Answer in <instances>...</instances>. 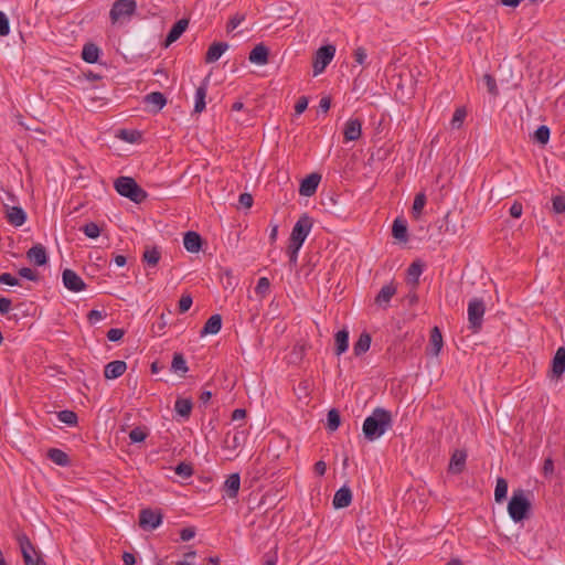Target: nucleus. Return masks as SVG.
<instances>
[{"instance_id": "1", "label": "nucleus", "mask_w": 565, "mask_h": 565, "mask_svg": "<svg viewBox=\"0 0 565 565\" xmlns=\"http://www.w3.org/2000/svg\"><path fill=\"white\" fill-rule=\"evenodd\" d=\"M392 426V414L390 411L377 407L372 415L365 418L363 423L364 437L373 441L380 438Z\"/></svg>"}, {"instance_id": "2", "label": "nucleus", "mask_w": 565, "mask_h": 565, "mask_svg": "<svg viewBox=\"0 0 565 565\" xmlns=\"http://www.w3.org/2000/svg\"><path fill=\"white\" fill-rule=\"evenodd\" d=\"M531 502L525 495L524 490H514L508 503V512L513 522L519 523L529 518Z\"/></svg>"}, {"instance_id": "3", "label": "nucleus", "mask_w": 565, "mask_h": 565, "mask_svg": "<svg viewBox=\"0 0 565 565\" xmlns=\"http://www.w3.org/2000/svg\"><path fill=\"white\" fill-rule=\"evenodd\" d=\"M115 190L135 203H141L147 198V192L138 185L131 177H119L114 182Z\"/></svg>"}, {"instance_id": "4", "label": "nucleus", "mask_w": 565, "mask_h": 565, "mask_svg": "<svg viewBox=\"0 0 565 565\" xmlns=\"http://www.w3.org/2000/svg\"><path fill=\"white\" fill-rule=\"evenodd\" d=\"M486 303L480 298H472L468 303V322L472 333H478L482 329Z\"/></svg>"}, {"instance_id": "5", "label": "nucleus", "mask_w": 565, "mask_h": 565, "mask_svg": "<svg viewBox=\"0 0 565 565\" xmlns=\"http://www.w3.org/2000/svg\"><path fill=\"white\" fill-rule=\"evenodd\" d=\"M136 0H116L110 9L109 18L113 24L129 20L136 12Z\"/></svg>"}, {"instance_id": "6", "label": "nucleus", "mask_w": 565, "mask_h": 565, "mask_svg": "<svg viewBox=\"0 0 565 565\" xmlns=\"http://www.w3.org/2000/svg\"><path fill=\"white\" fill-rule=\"evenodd\" d=\"M313 223L315 221L312 217L308 214H302L292 227L289 243L302 246L313 226Z\"/></svg>"}, {"instance_id": "7", "label": "nucleus", "mask_w": 565, "mask_h": 565, "mask_svg": "<svg viewBox=\"0 0 565 565\" xmlns=\"http://www.w3.org/2000/svg\"><path fill=\"white\" fill-rule=\"evenodd\" d=\"M335 54L334 45H324L318 49L313 57V75L321 74L326 67L331 63Z\"/></svg>"}, {"instance_id": "8", "label": "nucleus", "mask_w": 565, "mask_h": 565, "mask_svg": "<svg viewBox=\"0 0 565 565\" xmlns=\"http://www.w3.org/2000/svg\"><path fill=\"white\" fill-rule=\"evenodd\" d=\"M397 287L394 281L384 285L374 298V305L383 310L390 307L392 298L396 295Z\"/></svg>"}, {"instance_id": "9", "label": "nucleus", "mask_w": 565, "mask_h": 565, "mask_svg": "<svg viewBox=\"0 0 565 565\" xmlns=\"http://www.w3.org/2000/svg\"><path fill=\"white\" fill-rule=\"evenodd\" d=\"M162 522V514L151 509H142L139 513V526L143 530H154Z\"/></svg>"}, {"instance_id": "10", "label": "nucleus", "mask_w": 565, "mask_h": 565, "mask_svg": "<svg viewBox=\"0 0 565 565\" xmlns=\"http://www.w3.org/2000/svg\"><path fill=\"white\" fill-rule=\"evenodd\" d=\"M565 373V348L559 347L551 363V369L548 371V377L551 380H559Z\"/></svg>"}, {"instance_id": "11", "label": "nucleus", "mask_w": 565, "mask_h": 565, "mask_svg": "<svg viewBox=\"0 0 565 565\" xmlns=\"http://www.w3.org/2000/svg\"><path fill=\"white\" fill-rule=\"evenodd\" d=\"M63 285L66 289L78 292L86 288L84 280L72 269H64L62 273Z\"/></svg>"}, {"instance_id": "12", "label": "nucleus", "mask_w": 565, "mask_h": 565, "mask_svg": "<svg viewBox=\"0 0 565 565\" xmlns=\"http://www.w3.org/2000/svg\"><path fill=\"white\" fill-rule=\"evenodd\" d=\"M320 181L321 175L319 173H310L300 182L299 193L303 196H311L316 193Z\"/></svg>"}, {"instance_id": "13", "label": "nucleus", "mask_w": 565, "mask_h": 565, "mask_svg": "<svg viewBox=\"0 0 565 565\" xmlns=\"http://www.w3.org/2000/svg\"><path fill=\"white\" fill-rule=\"evenodd\" d=\"M17 540H18V543H19V546L21 550V554H22V557H23V561L25 564H29L31 562V558L33 557V555H35V556L41 555L39 552H36L34 545L32 544V542L30 541V539L28 537L26 534H24V533L19 534L17 536Z\"/></svg>"}, {"instance_id": "14", "label": "nucleus", "mask_w": 565, "mask_h": 565, "mask_svg": "<svg viewBox=\"0 0 565 565\" xmlns=\"http://www.w3.org/2000/svg\"><path fill=\"white\" fill-rule=\"evenodd\" d=\"M467 460V451L462 449H456L451 455L448 471L454 475H459L465 470Z\"/></svg>"}, {"instance_id": "15", "label": "nucleus", "mask_w": 565, "mask_h": 565, "mask_svg": "<svg viewBox=\"0 0 565 565\" xmlns=\"http://www.w3.org/2000/svg\"><path fill=\"white\" fill-rule=\"evenodd\" d=\"M26 258L33 263L35 266H44L46 265L49 257L46 254V249L42 244L33 245L26 252Z\"/></svg>"}, {"instance_id": "16", "label": "nucleus", "mask_w": 565, "mask_h": 565, "mask_svg": "<svg viewBox=\"0 0 565 565\" xmlns=\"http://www.w3.org/2000/svg\"><path fill=\"white\" fill-rule=\"evenodd\" d=\"M127 370V364L125 361L115 360L105 365L104 376L107 380H115L121 376Z\"/></svg>"}, {"instance_id": "17", "label": "nucleus", "mask_w": 565, "mask_h": 565, "mask_svg": "<svg viewBox=\"0 0 565 565\" xmlns=\"http://www.w3.org/2000/svg\"><path fill=\"white\" fill-rule=\"evenodd\" d=\"M362 134V122L358 118H351L347 121L343 135L345 141H354L361 137Z\"/></svg>"}, {"instance_id": "18", "label": "nucleus", "mask_w": 565, "mask_h": 565, "mask_svg": "<svg viewBox=\"0 0 565 565\" xmlns=\"http://www.w3.org/2000/svg\"><path fill=\"white\" fill-rule=\"evenodd\" d=\"M202 237L194 231H188L183 237L184 248L190 253H198L202 248Z\"/></svg>"}, {"instance_id": "19", "label": "nucleus", "mask_w": 565, "mask_h": 565, "mask_svg": "<svg viewBox=\"0 0 565 565\" xmlns=\"http://www.w3.org/2000/svg\"><path fill=\"white\" fill-rule=\"evenodd\" d=\"M352 491L349 487H341L333 497L332 504L335 509H343L351 504Z\"/></svg>"}, {"instance_id": "20", "label": "nucleus", "mask_w": 565, "mask_h": 565, "mask_svg": "<svg viewBox=\"0 0 565 565\" xmlns=\"http://www.w3.org/2000/svg\"><path fill=\"white\" fill-rule=\"evenodd\" d=\"M189 25V21L186 19H180L178 20L169 31L166 40H164V46L168 47L173 42H175L186 30Z\"/></svg>"}, {"instance_id": "21", "label": "nucleus", "mask_w": 565, "mask_h": 565, "mask_svg": "<svg viewBox=\"0 0 565 565\" xmlns=\"http://www.w3.org/2000/svg\"><path fill=\"white\" fill-rule=\"evenodd\" d=\"M269 50L263 43L257 44L249 53L248 60L256 65H265L268 63Z\"/></svg>"}, {"instance_id": "22", "label": "nucleus", "mask_w": 565, "mask_h": 565, "mask_svg": "<svg viewBox=\"0 0 565 565\" xmlns=\"http://www.w3.org/2000/svg\"><path fill=\"white\" fill-rule=\"evenodd\" d=\"M392 235L399 242L406 243L408 241L407 222L402 216L395 218Z\"/></svg>"}, {"instance_id": "23", "label": "nucleus", "mask_w": 565, "mask_h": 565, "mask_svg": "<svg viewBox=\"0 0 565 565\" xmlns=\"http://www.w3.org/2000/svg\"><path fill=\"white\" fill-rule=\"evenodd\" d=\"M143 102L146 105L150 106L153 111L157 113L166 106L167 98L160 92H152L143 97Z\"/></svg>"}, {"instance_id": "24", "label": "nucleus", "mask_w": 565, "mask_h": 565, "mask_svg": "<svg viewBox=\"0 0 565 565\" xmlns=\"http://www.w3.org/2000/svg\"><path fill=\"white\" fill-rule=\"evenodd\" d=\"M239 487H241V477L238 473L230 475L223 486L226 495L231 499H235L237 497Z\"/></svg>"}, {"instance_id": "25", "label": "nucleus", "mask_w": 565, "mask_h": 565, "mask_svg": "<svg viewBox=\"0 0 565 565\" xmlns=\"http://www.w3.org/2000/svg\"><path fill=\"white\" fill-rule=\"evenodd\" d=\"M46 457L53 461L55 465L60 467H68L71 466L70 456L58 448H50L46 452Z\"/></svg>"}, {"instance_id": "26", "label": "nucleus", "mask_w": 565, "mask_h": 565, "mask_svg": "<svg viewBox=\"0 0 565 565\" xmlns=\"http://www.w3.org/2000/svg\"><path fill=\"white\" fill-rule=\"evenodd\" d=\"M222 328V317L218 313H215L211 316L207 321L204 323L202 330L200 331V334L206 335V334H216L220 332Z\"/></svg>"}, {"instance_id": "27", "label": "nucleus", "mask_w": 565, "mask_h": 565, "mask_svg": "<svg viewBox=\"0 0 565 565\" xmlns=\"http://www.w3.org/2000/svg\"><path fill=\"white\" fill-rule=\"evenodd\" d=\"M209 78H205L201 85L196 88L194 96V111L201 113L205 108V97L207 93Z\"/></svg>"}, {"instance_id": "28", "label": "nucleus", "mask_w": 565, "mask_h": 565, "mask_svg": "<svg viewBox=\"0 0 565 565\" xmlns=\"http://www.w3.org/2000/svg\"><path fill=\"white\" fill-rule=\"evenodd\" d=\"M227 49H228V44L225 42L213 43L206 52L205 62L206 63L216 62Z\"/></svg>"}, {"instance_id": "29", "label": "nucleus", "mask_w": 565, "mask_h": 565, "mask_svg": "<svg viewBox=\"0 0 565 565\" xmlns=\"http://www.w3.org/2000/svg\"><path fill=\"white\" fill-rule=\"evenodd\" d=\"M335 355L340 356L343 354L349 348V331L345 329L339 330L334 335Z\"/></svg>"}, {"instance_id": "30", "label": "nucleus", "mask_w": 565, "mask_h": 565, "mask_svg": "<svg viewBox=\"0 0 565 565\" xmlns=\"http://www.w3.org/2000/svg\"><path fill=\"white\" fill-rule=\"evenodd\" d=\"M161 259V250L158 246H147L142 254V262L150 267H156Z\"/></svg>"}, {"instance_id": "31", "label": "nucleus", "mask_w": 565, "mask_h": 565, "mask_svg": "<svg viewBox=\"0 0 565 565\" xmlns=\"http://www.w3.org/2000/svg\"><path fill=\"white\" fill-rule=\"evenodd\" d=\"M371 341V334L367 332H362L353 345L354 355L360 356L366 353L370 349Z\"/></svg>"}, {"instance_id": "32", "label": "nucleus", "mask_w": 565, "mask_h": 565, "mask_svg": "<svg viewBox=\"0 0 565 565\" xmlns=\"http://www.w3.org/2000/svg\"><path fill=\"white\" fill-rule=\"evenodd\" d=\"M193 403L190 398L179 397L174 403V411L181 417L188 418L191 415Z\"/></svg>"}, {"instance_id": "33", "label": "nucleus", "mask_w": 565, "mask_h": 565, "mask_svg": "<svg viewBox=\"0 0 565 565\" xmlns=\"http://www.w3.org/2000/svg\"><path fill=\"white\" fill-rule=\"evenodd\" d=\"M189 367L182 353L175 352L171 362V371L183 376Z\"/></svg>"}, {"instance_id": "34", "label": "nucleus", "mask_w": 565, "mask_h": 565, "mask_svg": "<svg viewBox=\"0 0 565 565\" xmlns=\"http://www.w3.org/2000/svg\"><path fill=\"white\" fill-rule=\"evenodd\" d=\"M99 49L93 44L87 43L83 46L82 58L87 63H96L99 57Z\"/></svg>"}, {"instance_id": "35", "label": "nucleus", "mask_w": 565, "mask_h": 565, "mask_svg": "<svg viewBox=\"0 0 565 565\" xmlns=\"http://www.w3.org/2000/svg\"><path fill=\"white\" fill-rule=\"evenodd\" d=\"M429 344L435 355H438L443 348V335L438 327H434L430 331Z\"/></svg>"}, {"instance_id": "36", "label": "nucleus", "mask_w": 565, "mask_h": 565, "mask_svg": "<svg viewBox=\"0 0 565 565\" xmlns=\"http://www.w3.org/2000/svg\"><path fill=\"white\" fill-rule=\"evenodd\" d=\"M341 425L340 412L337 408H332L327 415V429L329 431H335Z\"/></svg>"}, {"instance_id": "37", "label": "nucleus", "mask_w": 565, "mask_h": 565, "mask_svg": "<svg viewBox=\"0 0 565 565\" xmlns=\"http://www.w3.org/2000/svg\"><path fill=\"white\" fill-rule=\"evenodd\" d=\"M57 418L67 426H76L78 423L77 414L70 409L60 411L57 413Z\"/></svg>"}, {"instance_id": "38", "label": "nucleus", "mask_w": 565, "mask_h": 565, "mask_svg": "<svg viewBox=\"0 0 565 565\" xmlns=\"http://www.w3.org/2000/svg\"><path fill=\"white\" fill-rule=\"evenodd\" d=\"M508 493V481L504 478H498L494 489V500L502 502L507 498Z\"/></svg>"}, {"instance_id": "39", "label": "nucleus", "mask_w": 565, "mask_h": 565, "mask_svg": "<svg viewBox=\"0 0 565 565\" xmlns=\"http://www.w3.org/2000/svg\"><path fill=\"white\" fill-rule=\"evenodd\" d=\"M117 136L129 143H136L141 139V132L132 129H121Z\"/></svg>"}, {"instance_id": "40", "label": "nucleus", "mask_w": 565, "mask_h": 565, "mask_svg": "<svg viewBox=\"0 0 565 565\" xmlns=\"http://www.w3.org/2000/svg\"><path fill=\"white\" fill-rule=\"evenodd\" d=\"M88 238H97L102 233V227L95 222H88L79 228Z\"/></svg>"}, {"instance_id": "41", "label": "nucleus", "mask_w": 565, "mask_h": 565, "mask_svg": "<svg viewBox=\"0 0 565 565\" xmlns=\"http://www.w3.org/2000/svg\"><path fill=\"white\" fill-rule=\"evenodd\" d=\"M423 273V265L419 262H414L407 269L409 280H413L415 285L418 284V278Z\"/></svg>"}, {"instance_id": "42", "label": "nucleus", "mask_w": 565, "mask_h": 565, "mask_svg": "<svg viewBox=\"0 0 565 565\" xmlns=\"http://www.w3.org/2000/svg\"><path fill=\"white\" fill-rule=\"evenodd\" d=\"M534 139L541 145H546L550 140V128L545 125L540 126L534 132Z\"/></svg>"}, {"instance_id": "43", "label": "nucleus", "mask_w": 565, "mask_h": 565, "mask_svg": "<svg viewBox=\"0 0 565 565\" xmlns=\"http://www.w3.org/2000/svg\"><path fill=\"white\" fill-rule=\"evenodd\" d=\"M174 472L183 479H189L194 470L191 463L180 462L175 468Z\"/></svg>"}, {"instance_id": "44", "label": "nucleus", "mask_w": 565, "mask_h": 565, "mask_svg": "<svg viewBox=\"0 0 565 565\" xmlns=\"http://www.w3.org/2000/svg\"><path fill=\"white\" fill-rule=\"evenodd\" d=\"M302 246L300 245H296V244H292V243H288V246H287V255H288V258H289V264L291 266H296L297 265V262H298V253L300 250Z\"/></svg>"}, {"instance_id": "45", "label": "nucleus", "mask_w": 565, "mask_h": 565, "mask_svg": "<svg viewBox=\"0 0 565 565\" xmlns=\"http://www.w3.org/2000/svg\"><path fill=\"white\" fill-rule=\"evenodd\" d=\"M270 282L267 277H260L257 281V285L255 287L256 295L260 297H265L266 294L269 291Z\"/></svg>"}, {"instance_id": "46", "label": "nucleus", "mask_w": 565, "mask_h": 565, "mask_svg": "<svg viewBox=\"0 0 565 565\" xmlns=\"http://www.w3.org/2000/svg\"><path fill=\"white\" fill-rule=\"evenodd\" d=\"M147 438V431L141 427H135L129 433L131 443H142Z\"/></svg>"}, {"instance_id": "47", "label": "nucleus", "mask_w": 565, "mask_h": 565, "mask_svg": "<svg viewBox=\"0 0 565 565\" xmlns=\"http://www.w3.org/2000/svg\"><path fill=\"white\" fill-rule=\"evenodd\" d=\"M483 83L489 94H491L492 96H497L499 94L497 83L493 76H491L490 74H486L483 76Z\"/></svg>"}, {"instance_id": "48", "label": "nucleus", "mask_w": 565, "mask_h": 565, "mask_svg": "<svg viewBox=\"0 0 565 565\" xmlns=\"http://www.w3.org/2000/svg\"><path fill=\"white\" fill-rule=\"evenodd\" d=\"M192 302H193V300H192V297L190 294L182 295L179 300V312L180 313L186 312L191 308Z\"/></svg>"}, {"instance_id": "49", "label": "nucleus", "mask_w": 565, "mask_h": 565, "mask_svg": "<svg viewBox=\"0 0 565 565\" xmlns=\"http://www.w3.org/2000/svg\"><path fill=\"white\" fill-rule=\"evenodd\" d=\"M466 117V110L463 108H457L451 119V127L459 128Z\"/></svg>"}, {"instance_id": "50", "label": "nucleus", "mask_w": 565, "mask_h": 565, "mask_svg": "<svg viewBox=\"0 0 565 565\" xmlns=\"http://www.w3.org/2000/svg\"><path fill=\"white\" fill-rule=\"evenodd\" d=\"M354 61L359 65H365L367 60L366 50L362 46H359L354 50Z\"/></svg>"}, {"instance_id": "51", "label": "nucleus", "mask_w": 565, "mask_h": 565, "mask_svg": "<svg viewBox=\"0 0 565 565\" xmlns=\"http://www.w3.org/2000/svg\"><path fill=\"white\" fill-rule=\"evenodd\" d=\"M18 274L22 278H25V279L31 280V281H38L39 280L38 273L35 270L29 268V267H23V268L19 269Z\"/></svg>"}, {"instance_id": "52", "label": "nucleus", "mask_w": 565, "mask_h": 565, "mask_svg": "<svg viewBox=\"0 0 565 565\" xmlns=\"http://www.w3.org/2000/svg\"><path fill=\"white\" fill-rule=\"evenodd\" d=\"M8 222L13 226H21L26 221V214H6Z\"/></svg>"}, {"instance_id": "53", "label": "nucleus", "mask_w": 565, "mask_h": 565, "mask_svg": "<svg viewBox=\"0 0 565 565\" xmlns=\"http://www.w3.org/2000/svg\"><path fill=\"white\" fill-rule=\"evenodd\" d=\"M10 33V24L8 17L0 11V35L7 36Z\"/></svg>"}, {"instance_id": "54", "label": "nucleus", "mask_w": 565, "mask_h": 565, "mask_svg": "<svg viewBox=\"0 0 565 565\" xmlns=\"http://www.w3.org/2000/svg\"><path fill=\"white\" fill-rule=\"evenodd\" d=\"M124 334H125V331L122 329L111 328L107 332V339L111 342H117V341L121 340Z\"/></svg>"}, {"instance_id": "55", "label": "nucleus", "mask_w": 565, "mask_h": 565, "mask_svg": "<svg viewBox=\"0 0 565 565\" xmlns=\"http://www.w3.org/2000/svg\"><path fill=\"white\" fill-rule=\"evenodd\" d=\"M426 203V196L424 193H418L413 203V212H420Z\"/></svg>"}, {"instance_id": "56", "label": "nucleus", "mask_w": 565, "mask_h": 565, "mask_svg": "<svg viewBox=\"0 0 565 565\" xmlns=\"http://www.w3.org/2000/svg\"><path fill=\"white\" fill-rule=\"evenodd\" d=\"M0 284L8 286H18L19 279L12 276L10 273H3L0 275Z\"/></svg>"}, {"instance_id": "57", "label": "nucleus", "mask_w": 565, "mask_h": 565, "mask_svg": "<svg viewBox=\"0 0 565 565\" xmlns=\"http://www.w3.org/2000/svg\"><path fill=\"white\" fill-rule=\"evenodd\" d=\"M244 20V14H235L233 18L230 19L227 23V31L231 32L235 30Z\"/></svg>"}, {"instance_id": "58", "label": "nucleus", "mask_w": 565, "mask_h": 565, "mask_svg": "<svg viewBox=\"0 0 565 565\" xmlns=\"http://www.w3.org/2000/svg\"><path fill=\"white\" fill-rule=\"evenodd\" d=\"M553 210L554 212H565V198L556 195L553 198Z\"/></svg>"}, {"instance_id": "59", "label": "nucleus", "mask_w": 565, "mask_h": 565, "mask_svg": "<svg viewBox=\"0 0 565 565\" xmlns=\"http://www.w3.org/2000/svg\"><path fill=\"white\" fill-rule=\"evenodd\" d=\"M105 317V315L99 311V310H90L88 313H87V320L90 324H95L97 323L98 321L103 320Z\"/></svg>"}, {"instance_id": "60", "label": "nucleus", "mask_w": 565, "mask_h": 565, "mask_svg": "<svg viewBox=\"0 0 565 565\" xmlns=\"http://www.w3.org/2000/svg\"><path fill=\"white\" fill-rule=\"evenodd\" d=\"M238 203L244 209H250L253 205V196L249 193H242L238 198Z\"/></svg>"}, {"instance_id": "61", "label": "nucleus", "mask_w": 565, "mask_h": 565, "mask_svg": "<svg viewBox=\"0 0 565 565\" xmlns=\"http://www.w3.org/2000/svg\"><path fill=\"white\" fill-rule=\"evenodd\" d=\"M195 535V529L194 527H184L180 531V539L183 542L190 541Z\"/></svg>"}, {"instance_id": "62", "label": "nucleus", "mask_w": 565, "mask_h": 565, "mask_svg": "<svg viewBox=\"0 0 565 565\" xmlns=\"http://www.w3.org/2000/svg\"><path fill=\"white\" fill-rule=\"evenodd\" d=\"M554 472V461L552 458H546L543 465V473L545 477L551 476Z\"/></svg>"}, {"instance_id": "63", "label": "nucleus", "mask_w": 565, "mask_h": 565, "mask_svg": "<svg viewBox=\"0 0 565 565\" xmlns=\"http://www.w3.org/2000/svg\"><path fill=\"white\" fill-rule=\"evenodd\" d=\"M307 106H308L307 98L300 97L295 105L296 114H298V115L302 114L307 109Z\"/></svg>"}, {"instance_id": "64", "label": "nucleus", "mask_w": 565, "mask_h": 565, "mask_svg": "<svg viewBox=\"0 0 565 565\" xmlns=\"http://www.w3.org/2000/svg\"><path fill=\"white\" fill-rule=\"evenodd\" d=\"M12 301L9 298H0V313L6 315L11 309Z\"/></svg>"}]
</instances>
